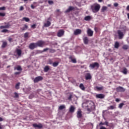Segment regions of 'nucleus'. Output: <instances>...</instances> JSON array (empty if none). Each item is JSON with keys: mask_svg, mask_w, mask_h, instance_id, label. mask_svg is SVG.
<instances>
[{"mask_svg": "<svg viewBox=\"0 0 129 129\" xmlns=\"http://www.w3.org/2000/svg\"><path fill=\"white\" fill-rule=\"evenodd\" d=\"M49 53H55V52H56V50L53 49L52 48H49Z\"/></svg>", "mask_w": 129, "mask_h": 129, "instance_id": "37", "label": "nucleus"}, {"mask_svg": "<svg viewBox=\"0 0 129 129\" xmlns=\"http://www.w3.org/2000/svg\"><path fill=\"white\" fill-rule=\"evenodd\" d=\"M116 91L118 92H124L125 91V89L122 87H119L116 88Z\"/></svg>", "mask_w": 129, "mask_h": 129, "instance_id": "15", "label": "nucleus"}, {"mask_svg": "<svg viewBox=\"0 0 129 129\" xmlns=\"http://www.w3.org/2000/svg\"><path fill=\"white\" fill-rule=\"evenodd\" d=\"M103 89V87H98L96 86L95 88V90H97V91H100V90H102Z\"/></svg>", "mask_w": 129, "mask_h": 129, "instance_id": "24", "label": "nucleus"}, {"mask_svg": "<svg viewBox=\"0 0 129 129\" xmlns=\"http://www.w3.org/2000/svg\"><path fill=\"white\" fill-rule=\"evenodd\" d=\"M59 65V62L57 61V62H54L53 63H52V66L53 67H57V66H58Z\"/></svg>", "mask_w": 129, "mask_h": 129, "instance_id": "32", "label": "nucleus"}, {"mask_svg": "<svg viewBox=\"0 0 129 129\" xmlns=\"http://www.w3.org/2000/svg\"><path fill=\"white\" fill-rule=\"evenodd\" d=\"M91 9L93 13H97L100 10V5L99 4H94L91 6Z\"/></svg>", "mask_w": 129, "mask_h": 129, "instance_id": "1", "label": "nucleus"}, {"mask_svg": "<svg viewBox=\"0 0 129 129\" xmlns=\"http://www.w3.org/2000/svg\"><path fill=\"white\" fill-rule=\"evenodd\" d=\"M31 28H32V29H36V24L31 25Z\"/></svg>", "mask_w": 129, "mask_h": 129, "instance_id": "49", "label": "nucleus"}, {"mask_svg": "<svg viewBox=\"0 0 129 129\" xmlns=\"http://www.w3.org/2000/svg\"><path fill=\"white\" fill-rule=\"evenodd\" d=\"M20 29L22 31H26V30H27V29H28V25L25 24V25H24V27H21Z\"/></svg>", "mask_w": 129, "mask_h": 129, "instance_id": "29", "label": "nucleus"}, {"mask_svg": "<svg viewBox=\"0 0 129 129\" xmlns=\"http://www.w3.org/2000/svg\"><path fill=\"white\" fill-rule=\"evenodd\" d=\"M104 123H105V125H106V126H109L108 122L106 121L104 122Z\"/></svg>", "mask_w": 129, "mask_h": 129, "instance_id": "52", "label": "nucleus"}, {"mask_svg": "<svg viewBox=\"0 0 129 129\" xmlns=\"http://www.w3.org/2000/svg\"><path fill=\"white\" fill-rule=\"evenodd\" d=\"M64 31L63 30V29H60L58 31L57 34V37H62L64 35Z\"/></svg>", "mask_w": 129, "mask_h": 129, "instance_id": "12", "label": "nucleus"}, {"mask_svg": "<svg viewBox=\"0 0 129 129\" xmlns=\"http://www.w3.org/2000/svg\"><path fill=\"white\" fill-rule=\"evenodd\" d=\"M96 98H99L100 99H103L105 97V95L103 94H98L96 95Z\"/></svg>", "mask_w": 129, "mask_h": 129, "instance_id": "14", "label": "nucleus"}, {"mask_svg": "<svg viewBox=\"0 0 129 129\" xmlns=\"http://www.w3.org/2000/svg\"><path fill=\"white\" fill-rule=\"evenodd\" d=\"M106 10H107V7H105V6L103 7L101 9L102 13H104V12H105Z\"/></svg>", "mask_w": 129, "mask_h": 129, "instance_id": "35", "label": "nucleus"}, {"mask_svg": "<svg viewBox=\"0 0 129 129\" xmlns=\"http://www.w3.org/2000/svg\"><path fill=\"white\" fill-rule=\"evenodd\" d=\"M114 108H115V106L111 105L109 107H108V110H109V109H114Z\"/></svg>", "mask_w": 129, "mask_h": 129, "instance_id": "36", "label": "nucleus"}, {"mask_svg": "<svg viewBox=\"0 0 129 129\" xmlns=\"http://www.w3.org/2000/svg\"><path fill=\"white\" fill-rule=\"evenodd\" d=\"M23 20L25 21V22H30V19L29 18L24 17Z\"/></svg>", "mask_w": 129, "mask_h": 129, "instance_id": "39", "label": "nucleus"}, {"mask_svg": "<svg viewBox=\"0 0 129 129\" xmlns=\"http://www.w3.org/2000/svg\"><path fill=\"white\" fill-rule=\"evenodd\" d=\"M126 10H127V11H129V5L127 6V7H126Z\"/></svg>", "mask_w": 129, "mask_h": 129, "instance_id": "61", "label": "nucleus"}, {"mask_svg": "<svg viewBox=\"0 0 129 129\" xmlns=\"http://www.w3.org/2000/svg\"><path fill=\"white\" fill-rule=\"evenodd\" d=\"M49 70H50V68L49 67V66H46L44 67V72H48V71H49Z\"/></svg>", "mask_w": 129, "mask_h": 129, "instance_id": "26", "label": "nucleus"}, {"mask_svg": "<svg viewBox=\"0 0 129 129\" xmlns=\"http://www.w3.org/2000/svg\"><path fill=\"white\" fill-rule=\"evenodd\" d=\"M89 68L91 69H94V68H99V63L97 62L91 63L89 66Z\"/></svg>", "mask_w": 129, "mask_h": 129, "instance_id": "4", "label": "nucleus"}, {"mask_svg": "<svg viewBox=\"0 0 129 129\" xmlns=\"http://www.w3.org/2000/svg\"><path fill=\"white\" fill-rule=\"evenodd\" d=\"M77 117L78 118H81L82 117V111L81 109H79L77 112Z\"/></svg>", "mask_w": 129, "mask_h": 129, "instance_id": "10", "label": "nucleus"}, {"mask_svg": "<svg viewBox=\"0 0 129 129\" xmlns=\"http://www.w3.org/2000/svg\"><path fill=\"white\" fill-rule=\"evenodd\" d=\"M81 33H82V31L79 29H76L75 31H74V34L76 36H77V35H80Z\"/></svg>", "mask_w": 129, "mask_h": 129, "instance_id": "13", "label": "nucleus"}, {"mask_svg": "<svg viewBox=\"0 0 129 129\" xmlns=\"http://www.w3.org/2000/svg\"><path fill=\"white\" fill-rule=\"evenodd\" d=\"M85 78L86 80H91L92 79V76L90 73H86L85 75Z\"/></svg>", "mask_w": 129, "mask_h": 129, "instance_id": "6", "label": "nucleus"}, {"mask_svg": "<svg viewBox=\"0 0 129 129\" xmlns=\"http://www.w3.org/2000/svg\"><path fill=\"white\" fill-rule=\"evenodd\" d=\"M49 50H50V48H46L43 49V50H42V52L43 53V52H46V51H48Z\"/></svg>", "mask_w": 129, "mask_h": 129, "instance_id": "45", "label": "nucleus"}, {"mask_svg": "<svg viewBox=\"0 0 129 129\" xmlns=\"http://www.w3.org/2000/svg\"><path fill=\"white\" fill-rule=\"evenodd\" d=\"M99 3H101L102 2V0H98Z\"/></svg>", "mask_w": 129, "mask_h": 129, "instance_id": "63", "label": "nucleus"}, {"mask_svg": "<svg viewBox=\"0 0 129 129\" xmlns=\"http://www.w3.org/2000/svg\"><path fill=\"white\" fill-rule=\"evenodd\" d=\"M33 127L37 128H43V124H42V123H39L38 124L37 123H34L33 124Z\"/></svg>", "mask_w": 129, "mask_h": 129, "instance_id": "9", "label": "nucleus"}, {"mask_svg": "<svg viewBox=\"0 0 129 129\" xmlns=\"http://www.w3.org/2000/svg\"><path fill=\"white\" fill-rule=\"evenodd\" d=\"M43 80V77L42 76H38L36 77L34 79V83H37V82H39V81H41Z\"/></svg>", "mask_w": 129, "mask_h": 129, "instance_id": "7", "label": "nucleus"}, {"mask_svg": "<svg viewBox=\"0 0 129 129\" xmlns=\"http://www.w3.org/2000/svg\"><path fill=\"white\" fill-rule=\"evenodd\" d=\"M119 47V43H118V42H116L114 44V48H115L116 49H118Z\"/></svg>", "mask_w": 129, "mask_h": 129, "instance_id": "31", "label": "nucleus"}, {"mask_svg": "<svg viewBox=\"0 0 129 129\" xmlns=\"http://www.w3.org/2000/svg\"><path fill=\"white\" fill-rule=\"evenodd\" d=\"M72 99V94H71V95L69 96V97L68 98V99L69 100H71Z\"/></svg>", "mask_w": 129, "mask_h": 129, "instance_id": "48", "label": "nucleus"}, {"mask_svg": "<svg viewBox=\"0 0 129 129\" xmlns=\"http://www.w3.org/2000/svg\"><path fill=\"white\" fill-rule=\"evenodd\" d=\"M117 34H118V38L119 39H122V38H123V36H124L123 32H121V31L118 30Z\"/></svg>", "mask_w": 129, "mask_h": 129, "instance_id": "11", "label": "nucleus"}, {"mask_svg": "<svg viewBox=\"0 0 129 129\" xmlns=\"http://www.w3.org/2000/svg\"><path fill=\"white\" fill-rule=\"evenodd\" d=\"M48 3L49 5H53V4H54V2H53V1L48 0Z\"/></svg>", "mask_w": 129, "mask_h": 129, "instance_id": "42", "label": "nucleus"}, {"mask_svg": "<svg viewBox=\"0 0 129 129\" xmlns=\"http://www.w3.org/2000/svg\"><path fill=\"white\" fill-rule=\"evenodd\" d=\"M48 62H49V64H53V61L51 60V59H49L48 60Z\"/></svg>", "mask_w": 129, "mask_h": 129, "instance_id": "55", "label": "nucleus"}, {"mask_svg": "<svg viewBox=\"0 0 129 129\" xmlns=\"http://www.w3.org/2000/svg\"><path fill=\"white\" fill-rule=\"evenodd\" d=\"M79 88L83 91L85 90V87H84V85H83V84H80L79 85Z\"/></svg>", "mask_w": 129, "mask_h": 129, "instance_id": "25", "label": "nucleus"}, {"mask_svg": "<svg viewBox=\"0 0 129 129\" xmlns=\"http://www.w3.org/2000/svg\"><path fill=\"white\" fill-rule=\"evenodd\" d=\"M75 111V107L73 105H71L69 108V112L71 113H73Z\"/></svg>", "mask_w": 129, "mask_h": 129, "instance_id": "17", "label": "nucleus"}, {"mask_svg": "<svg viewBox=\"0 0 129 129\" xmlns=\"http://www.w3.org/2000/svg\"><path fill=\"white\" fill-rule=\"evenodd\" d=\"M7 45H8V43L6 41L4 42L2 45V48H6V47H7Z\"/></svg>", "mask_w": 129, "mask_h": 129, "instance_id": "34", "label": "nucleus"}, {"mask_svg": "<svg viewBox=\"0 0 129 129\" xmlns=\"http://www.w3.org/2000/svg\"><path fill=\"white\" fill-rule=\"evenodd\" d=\"M29 37V33L26 32L24 34V38H28Z\"/></svg>", "mask_w": 129, "mask_h": 129, "instance_id": "43", "label": "nucleus"}, {"mask_svg": "<svg viewBox=\"0 0 129 129\" xmlns=\"http://www.w3.org/2000/svg\"><path fill=\"white\" fill-rule=\"evenodd\" d=\"M4 121V119L2 117H0V121Z\"/></svg>", "mask_w": 129, "mask_h": 129, "instance_id": "59", "label": "nucleus"}, {"mask_svg": "<svg viewBox=\"0 0 129 129\" xmlns=\"http://www.w3.org/2000/svg\"><path fill=\"white\" fill-rule=\"evenodd\" d=\"M118 4H117V3H114V7H118Z\"/></svg>", "mask_w": 129, "mask_h": 129, "instance_id": "57", "label": "nucleus"}, {"mask_svg": "<svg viewBox=\"0 0 129 129\" xmlns=\"http://www.w3.org/2000/svg\"><path fill=\"white\" fill-rule=\"evenodd\" d=\"M31 9H35V6H34V5H31Z\"/></svg>", "mask_w": 129, "mask_h": 129, "instance_id": "58", "label": "nucleus"}, {"mask_svg": "<svg viewBox=\"0 0 129 129\" xmlns=\"http://www.w3.org/2000/svg\"><path fill=\"white\" fill-rule=\"evenodd\" d=\"M74 10V7L70 6L69 7V9L66 11V13H70L71 11H73Z\"/></svg>", "mask_w": 129, "mask_h": 129, "instance_id": "21", "label": "nucleus"}, {"mask_svg": "<svg viewBox=\"0 0 129 129\" xmlns=\"http://www.w3.org/2000/svg\"><path fill=\"white\" fill-rule=\"evenodd\" d=\"M83 41H84V44L85 45H87L88 44V42H89V40H88V37H85L83 39Z\"/></svg>", "mask_w": 129, "mask_h": 129, "instance_id": "19", "label": "nucleus"}, {"mask_svg": "<svg viewBox=\"0 0 129 129\" xmlns=\"http://www.w3.org/2000/svg\"><path fill=\"white\" fill-rule=\"evenodd\" d=\"M87 107H88L87 108L88 111H91V110H93V109L95 108L94 103L91 101L88 102V105Z\"/></svg>", "mask_w": 129, "mask_h": 129, "instance_id": "2", "label": "nucleus"}, {"mask_svg": "<svg viewBox=\"0 0 129 129\" xmlns=\"http://www.w3.org/2000/svg\"><path fill=\"white\" fill-rule=\"evenodd\" d=\"M14 70H17L18 71H22L23 70V69H22L21 66H17L16 67L14 68Z\"/></svg>", "mask_w": 129, "mask_h": 129, "instance_id": "20", "label": "nucleus"}, {"mask_svg": "<svg viewBox=\"0 0 129 129\" xmlns=\"http://www.w3.org/2000/svg\"><path fill=\"white\" fill-rule=\"evenodd\" d=\"M123 105H124L123 103H120L118 106L119 108H122V106H123Z\"/></svg>", "mask_w": 129, "mask_h": 129, "instance_id": "41", "label": "nucleus"}, {"mask_svg": "<svg viewBox=\"0 0 129 129\" xmlns=\"http://www.w3.org/2000/svg\"><path fill=\"white\" fill-rule=\"evenodd\" d=\"M20 85H21V83H18L17 84H16L15 86L16 89H20Z\"/></svg>", "mask_w": 129, "mask_h": 129, "instance_id": "33", "label": "nucleus"}, {"mask_svg": "<svg viewBox=\"0 0 129 129\" xmlns=\"http://www.w3.org/2000/svg\"><path fill=\"white\" fill-rule=\"evenodd\" d=\"M51 26V22L47 21L46 23H44V27H48Z\"/></svg>", "mask_w": 129, "mask_h": 129, "instance_id": "22", "label": "nucleus"}, {"mask_svg": "<svg viewBox=\"0 0 129 129\" xmlns=\"http://www.w3.org/2000/svg\"><path fill=\"white\" fill-rule=\"evenodd\" d=\"M6 16V13H3L0 12V17H5Z\"/></svg>", "mask_w": 129, "mask_h": 129, "instance_id": "47", "label": "nucleus"}, {"mask_svg": "<svg viewBox=\"0 0 129 129\" xmlns=\"http://www.w3.org/2000/svg\"><path fill=\"white\" fill-rule=\"evenodd\" d=\"M9 42H12V41L13 40V39L12 38H9Z\"/></svg>", "mask_w": 129, "mask_h": 129, "instance_id": "60", "label": "nucleus"}, {"mask_svg": "<svg viewBox=\"0 0 129 129\" xmlns=\"http://www.w3.org/2000/svg\"><path fill=\"white\" fill-rule=\"evenodd\" d=\"M10 67H11V66H8L7 67V68H10Z\"/></svg>", "mask_w": 129, "mask_h": 129, "instance_id": "64", "label": "nucleus"}, {"mask_svg": "<svg viewBox=\"0 0 129 129\" xmlns=\"http://www.w3.org/2000/svg\"><path fill=\"white\" fill-rule=\"evenodd\" d=\"M29 49L31 50H34V49H35V48H37V44L36 43H31L30 44L29 46Z\"/></svg>", "mask_w": 129, "mask_h": 129, "instance_id": "8", "label": "nucleus"}, {"mask_svg": "<svg viewBox=\"0 0 129 129\" xmlns=\"http://www.w3.org/2000/svg\"><path fill=\"white\" fill-rule=\"evenodd\" d=\"M120 101V100H119V99H118V98H116L115 99L116 102H119Z\"/></svg>", "mask_w": 129, "mask_h": 129, "instance_id": "56", "label": "nucleus"}, {"mask_svg": "<svg viewBox=\"0 0 129 129\" xmlns=\"http://www.w3.org/2000/svg\"><path fill=\"white\" fill-rule=\"evenodd\" d=\"M100 126V125H105V123L104 122H100L99 124Z\"/></svg>", "mask_w": 129, "mask_h": 129, "instance_id": "53", "label": "nucleus"}, {"mask_svg": "<svg viewBox=\"0 0 129 129\" xmlns=\"http://www.w3.org/2000/svg\"><path fill=\"white\" fill-rule=\"evenodd\" d=\"M4 25H5L0 26L1 30L3 29H9L10 27H11V24H10L9 22L8 23L5 22L4 23Z\"/></svg>", "mask_w": 129, "mask_h": 129, "instance_id": "5", "label": "nucleus"}, {"mask_svg": "<svg viewBox=\"0 0 129 129\" xmlns=\"http://www.w3.org/2000/svg\"><path fill=\"white\" fill-rule=\"evenodd\" d=\"M122 48L123 50H127V49L129 48V46L128 45L124 44L123 45Z\"/></svg>", "mask_w": 129, "mask_h": 129, "instance_id": "28", "label": "nucleus"}, {"mask_svg": "<svg viewBox=\"0 0 129 129\" xmlns=\"http://www.w3.org/2000/svg\"><path fill=\"white\" fill-rule=\"evenodd\" d=\"M127 18H128V20H129V13H128V14H127Z\"/></svg>", "mask_w": 129, "mask_h": 129, "instance_id": "62", "label": "nucleus"}, {"mask_svg": "<svg viewBox=\"0 0 129 129\" xmlns=\"http://www.w3.org/2000/svg\"><path fill=\"white\" fill-rule=\"evenodd\" d=\"M37 53H43V50L42 51V50H37Z\"/></svg>", "mask_w": 129, "mask_h": 129, "instance_id": "54", "label": "nucleus"}, {"mask_svg": "<svg viewBox=\"0 0 129 129\" xmlns=\"http://www.w3.org/2000/svg\"><path fill=\"white\" fill-rule=\"evenodd\" d=\"M66 108V107H65L64 105H62L59 107V109L60 110H62V109H64V108Z\"/></svg>", "mask_w": 129, "mask_h": 129, "instance_id": "38", "label": "nucleus"}, {"mask_svg": "<svg viewBox=\"0 0 129 129\" xmlns=\"http://www.w3.org/2000/svg\"><path fill=\"white\" fill-rule=\"evenodd\" d=\"M16 53L18 56H21L22 55V50L17 49H16Z\"/></svg>", "mask_w": 129, "mask_h": 129, "instance_id": "23", "label": "nucleus"}, {"mask_svg": "<svg viewBox=\"0 0 129 129\" xmlns=\"http://www.w3.org/2000/svg\"><path fill=\"white\" fill-rule=\"evenodd\" d=\"M69 59H70V60H71V61L73 63H77L76 58H73V57H72V56H71V55H70L69 56Z\"/></svg>", "mask_w": 129, "mask_h": 129, "instance_id": "18", "label": "nucleus"}, {"mask_svg": "<svg viewBox=\"0 0 129 129\" xmlns=\"http://www.w3.org/2000/svg\"><path fill=\"white\" fill-rule=\"evenodd\" d=\"M19 11H24V7L21 6Z\"/></svg>", "mask_w": 129, "mask_h": 129, "instance_id": "50", "label": "nucleus"}, {"mask_svg": "<svg viewBox=\"0 0 129 129\" xmlns=\"http://www.w3.org/2000/svg\"><path fill=\"white\" fill-rule=\"evenodd\" d=\"M0 11H6V7H0Z\"/></svg>", "mask_w": 129, "mask_h": 129, "instance_id": "46", "label": "nucleus"}, {"mask_svg": "<svg viewBox=\"0 0 129 129\" xmlns=\"http://www.w3.org/2000/svg\"><path fill=\"white\" fill-rule=\"evenodd\" d=\"M87 34L89 37H92L93 36V31L90 29H88L87 30Z\"/></svg>", "mask_w": 129, "mask_h": 129, "instance_id": "16", "label": "nucleus"}, {"mask_svg": "<svg viewBox=\"0 0 129 129\" xmlns=\"http://www.w3.org/2000/svg\"><path fill=\"white\" fill-rule=\"evenodd\" d=\"M19 74H21V72H16L15 73V75H19Z\"/></svg>", "mask_w": 129, "mask_h": 129, "instance_id": "51", "label": "nucleus"}, {"mask_svg": "<svg viewBox=\"0 0 129 129\" xmlns=\"http://www.w3.org/2000/svg\"><path fill=\"white\" fill-rule=\"evenodd\" d=\"M15 96L14 97V98H19V94L17 92L14 93Z\"/></svg>", "mask_w": 129, "mask_h": 129, "instance_id": "40", "label": "nucleus"}, {"mask_svg": "<svg viewBox=\"0 0 129 129\" xmlns=\"http://www.w3.org/2000/svg\"><path fill=\"white\" fill-rule=\"evenodd\" d=\"M37 47H43L44 46H46V42L43 40H39L36 42Z\"/></svg>", "mask_w": 129, "mask_h": 129, "instance_id": "3", "label": "nucleus"}, {"mask_svg": "<svg viewBox=\"0 0 129 129\" xmlns=\"http://www.w3.org/2000/svg\"><path fill=\"white\" fill-rule=\"evenodd\" d=\"M85 21H90L91 20V16H87L84 18Z\"/></svg>", "mask_w": 129, "mask_h": 129, "instance_id": "27", "label": "nucleus"}, {"mask_svg": "<svg viewBox=\"0 0 129 129\" xmlns=\"http://www.w3.org/2000/svg\"><path fill=\"white\" fill-rule=\"evenodd\" d=\"M121 72L123 74L126 75V74H127V69H126V68H124L123 69V71Z\"/></svg>", "mask_w": 129, "mask_h": 129, "instance_id": "30", "label": "nucleus"}, {"mask_svg": "<svg viewBox=\"0 0 129 129\" xmlns=\"http://www.w3.org/2000/svg\"><path fill=\"white\" fill-rule=\"evenodd\" d=\"M7 32H9V30H8V29H3L1 31L2 33H7Z\"/></svg>", "mask_w": 129, "mask_h": 129, "instance_id": "44", "label": "nucleus"}]
</instances>
